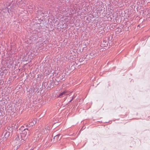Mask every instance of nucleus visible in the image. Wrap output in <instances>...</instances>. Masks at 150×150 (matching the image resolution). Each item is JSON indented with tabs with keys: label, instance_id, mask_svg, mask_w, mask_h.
<instances>
[{
	"label": "nucleus",
	"instance_id": "0eeeda50",
	"mask_svg": "<svg viewBox=\"0 0 150 150\" xmlns=\"http://www.w3.org/2000/svg\"><path fill=\"white\" fill-rule=\"evenodd\" d=\"M41 134H36L35 135V136L36 137H35L36 138V141L39 140L40 139V137H41Z\"/></svg>",
	"mask_w": 150,
	"mask_h": 150
},
{
	"label": "nucleus",
	"instance_id": "423d86ee",
	"mask_svg": "<svg viewBox=\"0 0 150 150\" xmlns=\"http://www.w3.org/2000/svg\"><path fill=\"white\" fill-rule=\"evenodd\" d=\"M27 95L28 97H30L32 95V90L30 88L29 90V91L27 92Z\"/></svg>",
	"mask_w": 150,
	"mask_h": 150
},
{
	"label": "nucleus",
	"instance_id": "9b49d317",
	"mask_svg": "<svg viewBox=\"0 0 150 150\" xmlns=\"http://www.w3.org/2000/svg\"><path fill=\"white\" fill-rule=\"evenodd\" d=\"M74 98L75 96H73L69 102V103Z\"/></svg>",
	"mask_w": 150,
	"mask_h": 150
},
{
	"label": "nucleus",
	"instance_id": "7ed1b4c3",
	"mask_svg": "<svg viewBox=\"0 0 150 150\" xmlns=\"http://www.w3.org/2000/svg\"><path fill=\"white\" fill-rule=\"evenodd\" d=\"M13 126L12 127H7V129L8 131H5L4 133V137L5 138H7L8 137L10 136V133H12L13 130Z\"/></svg>",
	"mask_w": 150,
	"mask_h": 150
},
{
	"label": "nucleus",
	"instance_id": "6e6552de",
	"mask_svg": "<svg viewBox=\"0 0 150 150\" xmlns=\"http://www.w3.org/2000/svg\"><path fill=\"white\" fill-rule=\"evenodd\" d=\"M60 135V134H58L55 136L53 138V139L56 141H57Z\"/></svg>",
	"mask_w": 150,
	"mask_h": 150
},
{
	"label": "nucleus",
	"instance_id": "ddd939ff",
	"mask_svg": "<svg viewBox=\"0 0 150 150\" xmlns=\"http://www.w3.org/2000/svg\"><path fill=\"white\" fill-rule=\"evenodd\" d=\"M12 63H13V62H11V63H9V64H11H11H12Z\"/></svg>",
	"mask_w": 150,
	"mask_h": 150
},
{
	"label": "nucleus",
	"instance_id": "9d476101",
	"mask_svg": "<svg viewBox=\"0 0 150 150\" xmlns=\"http://www.w3.org/2000/svg\"><path fill=\"white\" fill-rule=\"evenodd\" d=\"M95 54V53H94V54H93V53H91L90 54V55H91V56L92 57V58H93V57H94V56H95V55L94 54Z\"/></svg>",
	"mask_w": 150,
	"mask_h": 150
},
{
	"label": "nucleus",
	"instance_id": "20e7f679",
	"mask_svg": "<svg viewBox=\"0 0 150 150\" xmlns=\"http://www.w3.org/2000/svg\"><path fill=\"white\" fill-rule=\"evenodd\" d=\"M68 95V93L66 91H65L60 93L58 96V97L61 98L67 95Z\"/></svg>",
	"mask_w": 150,
	"mask_h": 150
},
{
	"label": "nucleus",
	"instance_id": "f03ea898",
	"mask_svg": "<svg viewBox=\"0 0 150 150\" xmlns=\"http://www.w3.org/2000/svg\"><path fill=\"white\" fill-rule=\"evenodd\" d=\"M14 142H16L17 145V147L21 145L23 142H23L22 141V139H21L20 141V139L18 135H16L13 138Z\"/></svg>",
	"mask_w": 150,
	"mask_h": 150
},
{
	"label": "nucleus",
	"instance_id": "39448f33",
	"mask_svg": "<svg viewBox=\"0 0 150 150\" xmlns=\"http://www.w3.org/2000/svg\"><path fill=\"white\" fill-rule=\"evenodd\" d=\"M35 124V123L33 121H31L28 124H27L26 125H25V126H26V127L29 129H30L31 128H30V127H31L33 126V125H34Z\"/></svg>",
	"mask_w": 150,
	"mask_h": 150
},
{
	"label": "nucleus",
	"instance_id": "f257e3e1",
	"mask_svg": "<svg viewBox=\"0 0 150 150\" xmlns=\"http://www.w3.org/2000/svg\"><path fill=\"white\" fill-rule=\"evenodd\" d=\"M19 130L21 131L20 135L21 139H22V141L25 142L31 133L30 129L25 128L24 126H22L20 128Z\"/></svg>",
	"mask_w": 150,
	"mask_h": 150
},
{
	"label": "nucleus",
	"instance_id": "1a4fd4ad",
	"mask_svg": "<svg viewBox=\"0 0 150 150\" xmlns=\"http://www.w3.org/2000/svg\"><path fill=\"white\" fill-rule=\"evenodd\" d=\"M53 82H50V83H49V86H50V87H52V86H53Z\"/></svg>",
	"mask_w": 150,
	"mask_h": 150
},
{
	"label": "nucleus",
	"instance_id": "f8f14e48",
	"mask_svg": "<svg viewBox=\"0 0 150 150\" xmlns=\"http://www.w3.org/2000/svg\"><path fill=\"white\" fill-rule=\"evenodd\" d=\"M3 149L1 147H0V150H3Z\"/></svg>",
	"mask_w": 150,
	"mask_h": 150
}]
</instances>
